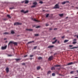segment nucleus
Instances as JSON below:
<instances>
[{"mask_svg":"<svg viewBox=\"0 0 78 78\" xmlns=\"http://www.w3.org/2000/svg\"><path fill=\"white\" fill-rule=\"evenodd\" d=\"M74 64L72 62H71L70 63H69L68 64V65H72V64Z\"/></svg>","mask_w":78,"mask_h":78,"instance_id":"12","label":"nucleus"},{"mask_svg":"<svg viewBox=\"0 0 78 78\" xmlns=\"http://www.w3.org/2000/svg\"><path fill=\"white\" fill-rule=\"evenodd\" d=\"M12 56V55H8V56Z\"/></svg>","mask_w":78,"mask_h":78,"instance_id":"42","label":"nucleus"},{"mask_svg":"<svg viewBox=\"0 0 78 78\" xmlns=\"http://www.w3.org/2000/svg\"><path fill=\"white\" fill-rule=\"evenodd\" d=\"M11 34H14L15 33L14 31L13 30H12L11 31Z\"/></svg>","mask_w":78,"mask_h":78,"instance_id":"24","label":"nucleus"},{"mask_svg":"<svg viewBox=\"0 0 78 78\" xmlns=\"http://www.w3.org/2000/svg\"><path fill=\"white\" fill-rule=\"evenodd\" d=\"M69 47H73V45H69Z\"/></svg>","mask_w":78,"mask_h":78,"instance_id":"41","label":"nucleus"},{"mask_svg":"<svg viewBox=\"0 0 78 78\" xmlns=\"http://www.w3.org/2000/svg\"><path fill=\"white\" fill-rule=\"evenodd\" d=\"M13 44L15 45H17V43L16 42H13V41H10L8 45H9L10 44Z\"/></svg>","mask_w":78,"mask_h":78,"instance_id":"1","label":"nucleus"},{"mask_svg":"<svg viewBox=\"0 0 78 78\" xmlns=\"http://www.w3.org/2000/svg\"><path fill=\"white\" fill-rule=\"evenodd\" d=\"M27 56H28L27 55H26L24 56V58H25V57H27Z\"/></svg>","mask_w":78,"mask_h":78,"instance_id":"45","label":"nucleus"},{"mask_svg":"<svg viewBox=\"0 0 78 78\" xmlns=\"http://www.w3.org/2000/svg\"><path fill=\"white\" fill-rule=\"evenodd\" d=\"M75 78H78L77 77H75Z\"/></svg>","mask_w":78,"mask_h":78,"instance_id":"51","label":"nucleus"},{"mask_svg":"<svg viewBox=\"0 0 78 78\" xmlns=\"http://www.w3.org/2000/svg\"><path fill=\"white\" fill-rule=\"evenodd\" d=\"M32 42H34V41H32L29 42L27 43V44H29L32 43Z\"/></svg>","mask_w":78,"mask_h":78,"instance_id":"15","label":"nucleus"},{"mask_svg":"<svg viewBox=\"0 0 78 78\" xmlns=\"http://www.w3.org/2000/svg\"><path fill=\"white\" fill-rule=\"evenodd\" d=\"M48 25H49V24L48 23H46V26H48Z\"/></svg>","mask_w":78,"mask_h":78,"instance_id":"38","label":"nucleus"},{"mask_svg":"<svg viewBox=\"0 0 78 78\" xmlns=\"http://www.w3.org/2000/svg\"><path fill=\"white\" fill-rule=\"evenodd\" d=\"M15 60H16V61H20V58L16 59Z\"/></svg>","mask_w":78,"mask_h":78,"instance_id":"23","label":"nucleus"},{"mask_svg":"<svg viewBox=\"0 0 78 78\" xmlns=\"http://www.w3.org/2000/svg\"><path fill=\"white\" fill-rule=\"evenodd\" d=\"M5 70L6 71L7 73H8L9 72V68H7L5 69Z\"/></svg>","mask_w":78,"mask_h":78,"instance_id":"9","label":"nucleus"},{"mask_svg":"<svg viewBox=\"0 0 78 78\" xmlns=\"http://www.w3.org/2000/svg\"><path fill=\"white\" fill-rule=\"evenodd\" d=\"M49 16V14H47L46 16V17H48Z\"/></svg>","mask_w":78,"mask_h":78,"instance_id":"32","label":"nucleus"},{"mask_svg":"<svg viewBox=\"0 0 78 78\" xmlns=\"http://www.w3.org/2000/svg\"><path fill=\"white\" fill-rule=\"evenodd\" d=\"M67 18H68V17H67L66 18V19H67Z\"/></svg>","mask_w":78,"mask_h":78,"instance_id":"54","label":"nucleus"},{"mask_svg":"<svg viewBox=\"0 0 78 78\" xmlns=\"http://www.w3.org/2000/svg\"><path fill=\"white\" fill-rule=\"evenodd\" d=\"M21 23H15L14 24V25H21Z\"/></svg>","mask_w":78,"mask_h":78,"instance_id":"6","label":"nucleus"},{"mask_svg":"<svg viewBox=\"0 0 78 78\" xmlns=\"http://www.w3.org/2000/svg\"><path fill=\"white\" fill-rule=\"evenodd\" d=\"M59 41H58V43H59Z\"/></svg>","mask_w":78,"mask_h":78,"instance_id":"56","label":"nucleus"},{"mask_svg":"<svg viewBox=\"0 0 78 78\" xmlns=\"http://www.w3.org/2000/svg\"><path fill=\"white\" fill-rule=\"evenodd\" d=\"M6 38H5V39H4V40H6Z\"/></svg>","mask_w":78,"mask_h":78,"instance_id":"50","label":"nucleus"},{"mask_svg":"<svg viewBox=\"0 0 78 78\" xmlns=\"http://www.w3.org/2000/svg\"><path fill=\"white\" fill-rule=\"evenodd\" d=\"M53 30V29H52L51 28L49 29V30Z\"/></svg>","mask_w":78,"mask_h":78,"instance_id":"46","label":"nucleus"},{"mask_svg":"<svg viewBox=\"0 0 78 78\" xmlns=\"http://www.w3.org/2000/svg\"><path fill=\"white\" fill-rule=\"evenodd\" d=\"M74 41H76V39H74Z\"/></svg>","mask_w":78,"mask_h":78,"instance_id":"49","label":"nucleus"},{"mask_svg":"<svg viewBox=\"0 0 78 78\" xmlns=\"http://www.w3.org/2000/svg\"><path fill=\"white\" fill-rule=\"evenodd\" d=\"M37 48V46H35L34 47V49H36V48Z\"/></svg>","mask_w":78,"mask_h":78,"instance_id":"37","label":"nucleus"},{"mask_svg":"<svg viewBox=\"0 0 78 78\" xmlns=\"http://www.w3.org/2000/svg\"><path fill=\"white\" fill-rule=\"evenodd\" d=\"M3 34H9V33L8 32H5Z\"/></svg>","mask_w":78,"mask_h":78,"instance_id":"22","label":"nucleus"},{"mask_svg":"<svg viewBox=\"0 0 78 78\" xmlns=\"http://www.w3.org/2000/svg\"><path fill=\"white\" fill-rule=\"evenodd\" d=\"M35 36H39V34H35Z\"/></svg>","mask_w":78,"mask_h":78,"instance_id":"31","label":"nucleus"},{"mask_svg":"<svg viewBox=\"0 0 78 78\" xmlns=\"http://www.w3.org/2000/svg\"><path fill=\"white\" fill-rule=\"evenodd\" d=\"M74 72V71H71L70 72V73H71V74H73V73Z\"/></svg>","mask_w":78,"mask_h":78,"instance_id":"30","label":"nucleus"},{"mask_svg":"<svg viewBox=\"0 0 78 78\" xmlns=\"http://www.w3.org/2000/svg\"><path fill=\"white\" fill-rule=\"evenodd\" d=\"M34 20L35 22H39V21L38 20H36V19H34Z\"/></svg>","mask_w":78,"mask_h":78,"instance_id":"26","label":"nucleus"},{"mask_svg":"<svg viewBox=\"0 0 78 78\" xmlns=\"http://www.w3.org/2000/svg\"><path fill=\"white\" fill-rule=\"evenodd\" d=\"M37 3L36 2H34L33 3V5H34L33 6H31V8H35L36 7V5H37Z\"/></svg>","mask_w":78,"mask_h":78,"instance_id":"2","label":"nucleus"},{"mask_svg":"<svg viewBox=\"0 0 78 78\" xmlns=\"http://www.w3.org/2000/svg\"><path fill=\"white\" fill-rule=\"evenodd\" d=\"M14 9V7H12V8H9L10 9Z\"/></svg>","mask_w":78,"mask_h":78,"instance_id":"34","label":"nucleus"},{"mask_svg":"<svg viewBox=\"0 0 78 78\" xmlns=\"http://www.w3.org/2000/svg\"><path fill=\"white\" fill-rule=\"evenodd\" d=\"M51 70H55V67H53L51 68Z\"/></svg>","mask_w":78,"mask_h":78,"instance_id":"19","label":"nucleus"},{"mask_svg":"<svg viewBox=\"0 0 78 78\" xmlns=\"http://www.w3.org/2000/svg\"><path fill=\"white\" fill-rule=\"evenodd\" d=\"M69 41V40H66L64 41V43H66V42H67Z\"/></svg>","mask_w":78,"mask_h":78,"instance_id":"17","label":"nucleus"},{"mask_svg":"<svg viewBox=\"0 0 78 78\" xmlns=\"http://www.w3.org/2000/svg\"><path fill=\"white\" fill-rule=\"evenodd\" d=\"M7 47V46L6 45L4 47H2V50H4L5 49H6V48Z\"/></svg>","mask_w":78,"mask_h":78,"instance_id":"7","label":"nucleus"},{"mask_svg":"<svg viewBox=\"0 0 78 78\" xmlns=\"http://www.w3.org/2000/svg\"><path fill=\"white\" fill-rule=\"evenodd\" d=\"M57 40H56L54 42H52V44H55V43H56V42H57Z\"/></svg>","mask_w":78,"mask_h":78,"instance_id":"20","label":"nucleus"},{"mask_svg":"<svg viewBox=\"0 0 78 78\" xmlns=\"http://www.w3.org/2000/svg\"><path fill=\"white\" fill-rule=\"evenodd\" d=\"M58 30L57 28H55L54 29V30Z\"/></svg>","mask_w":78,"mask_h":78,"instance_id":"39","label":"nucleus"},{"mask_svg":"<svg viewBox=\"0 0 78 78\" xmlns=\"http://www.w3.org/2000/svg\"><path fill=\"white\" fill-rule=\"evenodd\" d=\"M53 47H54V46L53 45L50 46L48 47V48H52Z\"/></svg>","mask_w":78,"mask_h":78,"instance_id":"18","label":"nucleus"},{"mask_svg":"<svg viewBox=\"0 0 78 78\" xmlns=\"http://www.w3.org/2000/svg\"><path fill=\"white\" fill-rule=\"evenodd\" d=\"M30 57H33V56H34L33 55H30Z\"/></svg>","mask_w":78,"mask_h":78,"instance_id":"44","label":"nucleus"},{"mask_svg":"<svg viewBox=\"0 0 78 78\" xmlns=\"http://www.w3.org/2000/svg\"><path fill=\"white\" fill-rule=\"evenodd\" d=\"M52 76H55V73H53L52 74Z\"/></svg>","mask_w":78,"mask_h":78,"instance_id":"28","label":"nucleus"},{"mask_svg":"<svg viewBox=\"0 0 78 78\" xmlns=\"http://www.w3.org/2000/svg\"><path fill=\"white\" fill-rule=\"evenodd\" d=\"M60 66H61L60 65H58L54 66V67H60Z\"/></svg>","mask_w":78,"mask_h":78,"instance_id":"13","label":"nucleus"},{"mask_svg":"<svg viewBox=\"0 0 78 78\" xmlns=\"http://www.w3.org/2000/svg\"><path fill=\"white\" fill-rule=\"evenodd\" d=\"M76 43V42H73V44H75Z\"/></svg>","mask_w":78,"mask_h":78,"instance_id":"35","label":"nucleus"},{"mask_svg":"<svg viewBox=\"0 0 78 78\" xmlns=\"http://www.w3.org/2000/svg\"><path fill=\"white\" fill-rule=\"evenodd\" d=\"M22 65H24L25 66V63H22Z\"/></svg>","mask_w":78,"mask_h":78,"instance_id":"43","label":"nucleus"},{"mask_svg":"<svg viewBox=\"0 0 78 78\" xmlns=\"http://www.w3.org/2000/svg\"><path fill=\"white\" fill-rule=\"evenodd\" d=\"M29 3V1L27 0H25V4H27V3Z\"/></svg>","mask_w":78,"mask_h":78,"instance_id":"10","label":"nucleus"},{"mask_svg":"<svg viewBox=\"0 0 78 78\" xmlns=\"http://www.w3.org/2000/svg\"><path fill=\"white\" fill-rule=\"evenodd\" d=\"M40 26H37V27H36V28H40Z\"/></svg>","mask_w":78,"mask_h":78,"instance_id":"36","label":"nucleus"},{"mask_svg":"<svg viewBox=\"0 0 78 78\" xmlns=\"http://www.w3.org/2000/svg\"><path fill=\"white\" fill-rule=\"evenodd\" d=\"M39 3H41V4H42V3H43V2H42V1H40Z\"/></svg>","mask_w":78,"mask_h":78,"instance_id":"29","label":"nucleus"},{"mask_svg":"<svg viewBox=\"0 0 78 78\" xmlns=\"http://www.w3.org/2000/svg\"><path fill=\"white\" fill-rule=\"evenodd\" d=\"M58 4H56L55 5V6L54 7V9H56V8H59V7L58 6Z\"/></svg>","mask_w":78,"mask_h":78,"instance_id":"3","label":"nucleus"},{"mask_svg":"<svg viewBox=\"0 0 78 78\" xmlns=\"http://www.w3.org/2000/svg\"><path fill=\"white\" fill-rule=\"evenodd\" d=\"M53 40H55V39H56V37H54L53 38Z\"/></svg>","mask_w":78,"mask_h":78,"instance_id":"47","label":"nucleus"},{"mask_svg":"<svg viewBox=\"0 0 78 78\" xmlns=\"http://www.w3.org/2000/svg\"><path fill=\"white\" fill-rule=\"evenodd\" d=\"M24 1H23V2H22V3H24Z\"/></svg>","mask_w":78,"mask_h":78,"instance_id":"52","label":"nucleus"},{"mask_svg":"<svg viewBox=\"0 0 78 78\" xmlns=\"http://www.w3.org/2000/svg\"><path fill=\"white\" fill-rule=\"evenodd\" d=\"M64 37H65V36H63L62 37V39H64Z\"/></svg>","mask_w":78,"mask_h":78,"instance_id":"40","label":"nucleus"},{"mask_svg":"<svg viewBox=\"0 0 78 78\" xmlns=\"http://www.w3.org/2000/svg\"><path fill=\"white\" fill-rule=\"evenodd\" d=\"M32 58H30V59H31Z\"/></svg>","mask_w":78,"mask_h":78,"instance_id":"57","label":"nucleus"},{"mask_svg":"<svg viewBox=\"0 0 78 78\" xmlns=\"http://www.w3.org/2000/svg\"><path fill=\"white\" fill-rule=\"evenodd\" d=\"M78 48V47H75L70 48V49H73L74 48Z\"/></svg>","mask_w":78,"mask_h":78,"instance_id":"14","label":"nucleus"},{"mask_svg":"<svg viewBox=\"0 0 78 78\" xmlns=\"http://www.w3.org/2000/svg\"><path fill=\"white\" fill-rule=\"evenodd\" d=\"M6 42H7V41H5V43H6Z\"/></svg>","mask_w":78,"mask_h":78,"instance_id":"55","label":"nucleus"},{"mask_svg":"<svg viewBox=\"0 0 78 78\" xmlns=\"http://www.w3.org/2000/svg\"><path fill=\"white\" fill-rule=\"evenodd\" d=\"M41 69V67H40V66H38L37 68V70H39V69Z\"/></svg>","mask_w":78,"mask_h":78,"instance_id":"25","label":"nucleus"},{"mask_svg":"<svg viewBox=\"0 0 78 78\" xmlns=\"http://www.w3.org/2000/svg\"><path fill=\"white\" fill-rule=\"evenodd\" d=\"M59 15L60 16V17H62V16H64V14H59Z\"/></svg>","mask_w":78,"mask_h":78,"instance_id":"16","label":"nucleus"},{"mask_svg":"<svg viewBox=\"0 0 78 78\" xmlns=\"http://www.w3.org/2000/svg\"><path fill=\"white\" fill-rule=\"evenodd\" d=\"M6 20V19H4V20Z\"/></svg>","mask_w":78,"mask_h":78,"instance_id":"48","label":"nucleus"},{"mask_svg":"<svg viewBox=\"0 0 78 78\" xmlns=\"http://www.w3.org/2000/svg\"><path fill=\"white\" fill-rule=\"evenodd\" d=\"M7 16L9 17V18H11V17L10 16V15H7Z\"/></svg>","mask_w":78,"mask_h":78,"instance_id":"27","label":"nucleus"},{"mask_svg":"<svg viewBox=\"0 0 78 78\" xmlns=\"http://www.w3.org/2000/svg\"><path fill=\"white\" fill-rule=\"evenodd\" d=\"M21 12H23V13H24V14H26V13L28 12V11L27 10V11L25 12L23 10H22L21 11Z\"/></svg>","mask_w":78,"mask_h":78,"instance_id":"4","label":"nucleus"},{"mask_svg":"<svg viewBox=\"0 0 78 78\" xmlns=\"http://www.w3.org/2000/svg\"><path fill=\"white\" fill-rule=\"evenodd\" d=\"M26 30H27V31H33V30L32 29H26Z\"/></svg>","mask_w":78,"mask_h":78,"instance_id":"21","label":"nucleus"},{"mask_svg":"<svg viewBox=\"0 0 78 78\" xmlns=\"http://www.w3.org/2000/svg\"><path fill=\"white\" fill-rule=\"evenodd\" d=\"M53 56H50L48 58V60H49V61L52 60V59H53Z\"/></svg>","mask_w":78,"mask_h":78,"instance_id":"5","label":"nucleus"},{"mask_svg":"<svg viewBox=\"0 0 78 78\" xmlns=\"http://www.w3.org/2000/svg\"><path fill=\"white\" fill-rule=\"evenodd\" d=\"M42 59V58L41 57H39L38 58V59Z\"/></svg>","mask_w":78,"mask_h":78,"instance_id":"33","label":"nucleus"},{"mask_svg":"<svg viewBox=\"0 0 78 78\" xmlns=\"http://www.w3.org/2000/svg\"><path fill=\"white\" fill-rule=\"evenodd\" d=\"M51 73V71H48L47 73V75H49V74H50Z\"/></svg>","mask_w":78,"mask_h":78,"instance_id":"11","label":"nucleus"},{"mask_svg":"<svg viewBox=\"0 0 78 78\" xmlns=\"http://www.w3.org/2000/svg\"><path fill=\"white\" fill-rule=\"evenodd\" d=\"M66 3H69V2L66 1V2H62V5H64V4H66Z\"/></svg>","mask_w":78,"mask_h":78,"instance_id":"8","label":"nucleus"},{"mask_svg":"<svg viewBox=\"0 0 78 78\" xmlns=\"http://www.w3.org/2000/svg\"><path fill=\"white\" fill-rule=\"evenodd\" d=\"M77 38H78V35L77 36Z\"/></svg>","mask_w":78,"mask_h":78,"instance_id":"53","label":"nucleus"}]
</instances>
